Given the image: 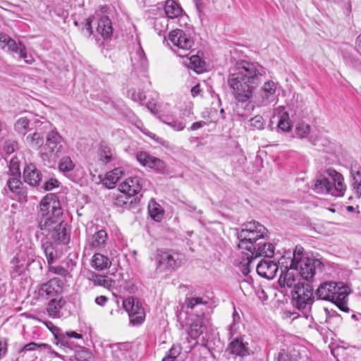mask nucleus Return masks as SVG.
<instances>
[{
    "instance_id": "c756f323",
    "label": "nucleus",
    "mask_w": 361,
    "mask_h": 361,
    "mask_svg": "<svg viewBox=\"0 0 361 361\" xmlns=\"http://www.w3.org/2000/svg\"><path fill=\"white\" fill-rule=\"evenodd\" d=\"M350 187L354 195L357 198L361 197V173L360 171H350Z\"/></svg>"
},
{
    "instance_id": "774afa93",
    "label": "nucleus",
    "mask_w": 361,
    "mask_h": 361,
    "mask_svg": "<svg viewBox=\"0 0 361 361\" xmlns=\"http://www.w3.org/2000/svg\"><path fill=\"white\" fill-rule=\"evenodd\" d=\"M146 107L153 114H155L157 111V105L154 102H148L146 104Z\"/></svg>"
},
{
    "instance_id": "4468645a",
    "label": "nucleus",
    "mask_w": 361,
    "mask_h": 361,
    "mask_svg": "<svg viewBox=\"0 0 361 361\" xmlns=\"http://www.w3.org/2000/svg\"><path fill=\"white\" fill-rule=\"evenodd\" d=\"M49 228L40 229L44 231L43 234L49 235L52 240L58 243L65 244L68 241V230L65 225L59 222V220L52 224Z\"/></svg>"
},
{
    "instance_id": "338daca9",
    "label": "nucleus",
    "mask_w": 361,
    "mask_h": 361,
    "mask_svg": "<svg viewBox=\"0 0 361 361\" xmlns=\"http://www.w3.org/2000/svg\"><path fill=\"white\" fill-rule=\"evenodd\" d=\"M116 346L118 350L126 351L130 348V345L129 343L125 342V343H118L116 344Z\"/></svg>"
},
{
    "instance_id": "b1692460",
    "label": "nucleus",
    "mask_w": 361,
    "mask_h": 361,
    "mask_svg": "<svg viewBox=\"0 0 361 361\" xmlns=\"http://www.w3.org/2000/svg\"><path fill=\"white\" fill-rule=\"evenodd\" d=\"M60 283L61 281L59 279L54 278L40 286L39 289V294L42 297L54 296L58 292V290H55L54 287L57 286L59 288H60Z\"/></svg>"
},
{
    "instance_id": "bb28decb",
    "label": "nucleus",
    "mask_w": 361,
    "mask_h": 361,
    "mask_svg": "<svg viewBox=\"0 0 361 361\" xmlns=\"http://www.w3.org/2000/svg\"><path fill=\"white\" fill-rule=\"evenodd\" d=\"M297 281L298 278L295 277L292 272L288 271L281 275L279 283L281 286H287L288 288H293V290H295L298 286H300L302 284L300 281Z\"/></svg>"
},
{
    "instance_id": "c9c22d12",
    "label": "nucleus",
    "mask_w": 361,
    "mask_h": 361,
    "mask_svg": "<svg viewBox=\"0 0 361 361\" xmlns=\"http://www.w3.org/2000/svg\"><path fill=\"white\" fill-rule=\"evenodd\" d=\"M61 308V300H56L55 299L51 300L47 307V310L49 317L53 318H59L62 316L60 312Z\"/></svg>"
},
{
    "instance_id": "f03ea898",
    "label": "nucleus",
    "mask_w": 361,
    "mask_h": 361,
    "mask_svg": "<svg viewBox=\"0 0 361 361\" xmlns=\"http://www.w3.org/2000/svg\"><path fill=\"white\" fill-rule=\"evenodd\" d=\"M350 293V288L343 283L330 281L321 284L316 294L319 299L330 301L342 311L348 312V297Z\"/></svg>"
},
{
    "instance_id": "4c0bfd02",
    "label": "nucleus",
    "mask_w": 361,
    "mask_h": 361,
    "mask_svg": "<svg viewBox=\"0 0 361 361\" xmlns=\"http://www.w3.org/2000/svg\"><path fill=\"white\" fill-rule=\"evenodd\" d=\"M256 257L264 256L266 257H272L274 254V246L271 243H264L262 246L256 248Z\"/></svg>"
},
{
    "instance_id": "e2e57ef3",
    "label": "nucleus",
    "mask_w": 361,
    "mask_h": 361,
    "mask_svg": "<svg viewBox=\"0 0 361 361\" xmlns=\"http://www.w3.org/2000/svg\"><path fill=\"white\" fill-rule=\"evenodd\" d=\"M125 176L126 171L123 168H114V179H116V181H114V185H116V183L118 182V180ZM115 187L116 185H114V188Z\"/></svg>"
},
{
    "instance_id": "ea45409f",
    "label": "nucleus",
    "mask_w": 361,
    "mask_h": 361,
    "mask_svg": "<svg viewBox=\"0 0 361 361\" xmlns=\"http://www.w3.org/2000/svg\"><path fill=\"white\" fill-rule=\"evenodd\" d=\"M233 322L228 326V331L230 337H233L238 333V325L240 322V317L239 314L234 310L233 315Z\"/></svg>"
},
{
    "instance_id": "69168bd1",
    "label": "nucleus",
    "mask_w": 361,
    "mask_h": 361,
    "mask_svg": "<svg viewBox=\"0 0 361 361\" xmlns=\"http://www.w3.org/2000/svg\"><path fill=\"white\" fill-rule=\"evenodd\" d=\"M109 298L104 295H100L95 298V303L99 306H104L108 301Z\"/></svg>"
},
{
    "instance_id": "c85d7f7f",
    "label": "nucleus",
    "mask_w": 361,
    "mask_h": 361,
    "mask_svg": "<svg viewBox=\"0 0 361 361\" xmlns=\"http://www.w3.org/2000/svg\"><path fill=\"white\" fill-rule=\"evenodd\" d=\"M276 113L279 118L278 128L283 131L288 132L290 130V124L289 122V115L285 110L284 106H279L276 109Z\"/></svg>"
},
{
    "instance_id": "9b49d317",
    "label": "nucleus",
    "mask_w": 361,
    "mask_h": 361,
    "mask_svg": "<svg viewBox=\"0 0 361 361\" xmlns=\"http://www.w3.org/2000/svg\"><path fill=\"white\" fill-rule=\"evenodd\" d=\"M292 296L294 305L298 309H305L307 305L312 304L313 301L312 288L303 283L298 286L295 290L292 291Z\"/></svg>"
},
{
    "instance_id": "0eeeda50",
    "label": "nucleus",
    "mask_w": 361,
    "mask_h": 361,
    "mask_svg": "<svg viewBox=\"0 0 361 361\" xmlns=\"http://www.w3.org/2000/svg\"><path fill=\"white\" fill-rule=\"evenodd\" d=\"M169 40L174 47L173 51L179 57H187L190 53L193 46L192 37L183 30L176 29L169 34Z\"/></svg>"
},
{
    "instance_id": "ddd939ff",
    "label": "nucleus",
    "mask_w": 361,
    "mask_h": 361,
    "mask_svg": "<svg viewBox=\"0 0 361 361\" xmlns=\"http://www.w3.org/2000/svg\"><path fill=\"white\" fill-rule=\"evenodd\" d=\"M137 161L143 166L149 167L159 173H164L166 165L164 161L151 156L146 152H140L136 154Z\"/></svg>"
},
{
    "instance_id": "6ab92c4d",
    "label": "nucleus",
    "mask_w": 361,
    "mask_h": 361,
    "mask_svg": "<svg viewBox=\"0 0 361 361\" xmlns=\"http://www.w3.org/2000/svg\"><path fill=\"white\" fill-rule=\"evenodd\" d=\"M130 59L133 67L136 70L140 71L142 77L145 78L146 80H148L146 74L148 62L144 51L140 46H138L136 51L132 54Z\"/></svg>"
},
{
    "instance_id": "0e129e2a",
    "label": "nucleus",
    "mask_w": 361,
    "mask_h": 361,
    "mask_svg": "<svg viewBox=\"0 0 361 361\" xmlns=\"http://www.w3.org/2000/svg\"><path fill=\"white\" fill-rule=\"evenodd\" d=\"M255 259V257L254 258L252 256L251 257L250 259H249V257H247V262H246V264L243 267V269H242V272L244 275H247L250 272V265L251 264V263L253 262V260Z\"/></svg>"
},
{
    "instance_id": "603ef678",
    "label": "nucleus",
    "mask_w": 361,
    "mask_h": 361,
    "mask_svg": "<svg viewBox=\"0 0 361 361\" xmlns=\"http://www.w3.org/2000/svg\"><path fill=\"white\" fill-rule=\"evenodd\" d=\"M17 148L18 143L16 141L11 140H6L4 141L3 149L6 154H10L13 153Z\"/></svg>"
},
{
    "instance_id": "1a4fd4ad",
    "label": "nucleus",
    "mask_w": 361,
    "mask_h": 361,
    "mask_svg": "<svg viewBox=\"0 0 361 361\" xmlns=\"http://www.w3.org/2000/svg\"><path fill=\"white\" fill-rule=\"evenodd\" d=\"M0 47L3 49L7 47L9 51L18 54L20 57L28 64L34 62L32 56L27 54L25 47L20 42L17 43L6 34L0 33Z\"/></svg>"
},
{
    "instance_id": "dca6fc26",
    "label": "nucleus",
    "mask_w": 361,
    "mask_h": 361,
    "mask_svg": "<svg viewBox=\"0 0 361 361\" xmlns=\"http://www.w3.org/2000/svg\"><path fill=\"white\" fill-rule=\"evenodd\" d=\"M327 175L334 180V185L331 183V195L335 197H342L346 190V185L344 183L343 176L336 170L329 169L326 171Z\"/></svg>"
},
{
    "instance_id": "2eb2a0df",
    "label": "nucleus",
    "mask_w": 361,
    "mask_h": 361,
    "mask_svg": "<svg viewBox=\"0 0 361 361\" xmlns=\"http://www.w3.org/2000/svg\"><path fill=\"white\" fill-rule=\"evenodd\" d=\"M319 264L320 262L318 259L307 258L297 263V267H290V269L298 270L300 276L309 281L314 276L316 267Z\"/></svg>"
},
{
    "instance_id": "a18cd8bd",
    "label": "nucleus",
    "mask_w": 361,
    "mask_h": 361,
    "mask_svg": "<svg viewBox=\"0 0 361 361\" xmlns=\"http://www.w3.org/2000/svg\"><path fill=\"white\" fill-rule=\"evenodd\" d=\"M29 119L26 117L18 118L15 124V130L19 133L25 135L29 126Z\"/></svg>"
},
{
    "instance_id": "9d476101",
    "label": "nucleus",
    "mask_w": 361,
    "mask_h": 361,
    "mask_svg": "<svg viewBox=\"0 0 361 361\" xmlns=\"http://www.w3.org/2000/svg\"><path fill=\"white\" fill-rule=\"evenodd\" d=\"M144 180L137 176L128 177L118 184V190L121 193L128 194L133 197H142L140 194Z\"/></svg>"
},
{
    "instance_id": "09e8293b",
    "label": "nucleus",
    "mask_w": 361,
    "mask_h": 361,
    "mask_svg": "<svg viewBox=\"0 0 361 361\" xmlns=\"http://www.w3.org/2000/svg\"><path fill=\"white\" fill-rule=\"evenodd\" d=\"M95 284L102 286L110 290L112 286V281L106 276L96 275L93 279Z\"/></svg>"
},
{
    "instance_id": "f257e3e1",
    "label": "nucleus",
    "mask_w": 361,
    "mask_h": 361,
    "mask_svg": "<svg viewBox=\"0 0 361 361\" xmlns=\"http://www.w3.org/2000/svg\"><path fill=\"white\" fill-rule=\"evenodd\" d=\"M265 75L266 68L259 63L238 60L230 69L227 80L234 99L238 103L249 102Z\"/></svg>"
},
{
    "instance_id": "e433bc0d",
    "label": "nucleus",
    "mask_w": 361,
    "mask_h": 361,
    "mask_svg": "<svg viewBox=\"0 0 361 361\" xmlns=\"http://www.w3.org/2000/svg\"><path fill=\"white\" fill-rule=\"evenodd\" d=\"M32 262H33L32 258H29L27 260H24V262H22L20 259V256H16L11 260V264L13 265V269L16 272L21 273L27 266L31 264Z\"/></svg>"
},
{
    "instance_id": "a211bd4d",
    "label": "nucleus",
    "mask_w": 361,
    "mask_h": 361,
    "mask_svg": "<svg viewBox=\"0 0 361 361\" xmlns=\"http://www.w3.org/2000/svg\"><path fill=\"white\" fill-rule=\"evenodd\" d=\"M23 178L25 183L30 186L37 187L42 181V175L35 164H28L24 167Z\"/></svg>"
},
{
    "instance_id": "c03bdc74",
    "label": "nucleus",
    "mask_w": 361,
    "mask_h": 361,
    "mask_svg": "<svg viewBox=\"0 0 361 361\" xmlns=\"http://www.w3.org/2000/svg\"><path fill=\"white\" fill-rule=\"evenodd\" d=\"M311 127L305 123H300L295 128L296 136L299 138H304L310 133Z\"/></svg>"
},
{
    "instance_id": "de8ad7c7",
    "label": "nucleus",
    "mask_w": 361,
    "mask_h": 361,
    "mask_svg": "<svg viewBox=\"0 0 361 361\" xmlns=\"http://www.w3.org/2000/svg\"><path fill=\"white\" fill-rule=\"evenodd\" d=\"M11 177L19 176L20 175V161L15 157L12 158L8 165Z\"/></svg>"
},
{
    "instance_id": "49530a36",
    "label": "nucleus",
    "mask_w": 361,
    "mask_h": 361,
    "mask_svg": "<svg viewBox=\"0 0 361 361\" xmlns=\"http://www.w3.org/2000/svg\"><path fill=\"white\" fill-rule=\"evenodd\" d=\"M106 233L104 231L101 230L97 232L93 236H92V247H98L102 244H104L106 241Z\"/></svg>"
},
{
    "instance_id": "a878e982",
    "label": "nucleus",
    "mask_w": 361,
    "mask_h": 361,
    "mask_svg": "<svg viewBox=\"0 0 361 361\" xmlns=\"http://www.w3.org/2000/svg\"><path fill=\"white\" fill-rule=\"evenodd\" d=\"M164 13L167 19H173L180 16L183 10L180 5L175 1L167 0L165 2Z\"/></svg>"
},
{
    "instance_id": "f704fd0d",
    "label": "nucleus",
    "mask_w": 361,
    "mask_h": 361,
    "mask_svg": "<svg viewBox=\"0 0 361 361\" xmlns=\"http://www.w3.org/2000/svg\"><path fill=\"white\" fill-rule=\"evenodd\" d=\"M42 248L47 257V263L51 265L58 258V254L51 243L46 241L42 243Z\"/></svg>"
},
{
    "instance_id": "f3484780",
    "label": "nucleus",
    "mask_w": 361,
    "mask_h": 361,
    "mask_svg": "<svg viewBox=\"0 0 361 361\" xmlns=\"http://www.w3.org/2000/svg\"><path fill=\"white\" fill-rule=\"evenodd\" d=\"M278 82L272 80L264 82L259 91L262 104L267 105L273 102L276 98Z\"/></svg>"
},
{
    "instance_id": "7ed1b4c3",
    "label": "nucleus",
    "mask_w": 361,
    "mask_h": 361,
    "mask_svg": "<svg viewBox=\"0 0 361 361\" xmlns=\"http://www.w3.org/2000/svg\"><path fill=\"white\" fill-rule=\"evenodd\" d=\"M63 214L61 203L54 194L47 195L39 203L40 228H49V226L56 223Z\"/></svg>"
},
{
    "instance_id": "423d86ee",
    "label": "nucleus",
    "mask_w": 361,
    "mask_h": 361,
    "mask_svg": "<svg viewBox=\"0 0 361 361\" xmlns=\"http://www.w3.org/2000/svg\"><path fill=\"white\" fill-rule=\"evenodd\" d=\"M65 141L56 128L49 131L46 135L45 147L40 151V157L44 161L55 159L64 148Z\"/></svg>"
},
{
    "instance_id": "864d4df0",
    "label": "nucleus",
    "mask_w": 361,
    "mask_h": 361,
    "mask_svg": "<svg viewBox=\"0 0 361 361\" xmlns=\"http://www.w3.org/2000/svg\"><path fill=\"white\" fill-rule=\"evenodd\" d=\"M303 259H307V257H302V248L296 247L293 252V258L290 264V267H297V263H299V262Z\"/></svg>"
},
{
    "instance_id": "37998d69",
    "label": "nucleus",
    "mask_w": 361,
    "mask_h": 361,
    "mask_svg": "<svg viewBox=\"0 0 361 361\" xmlns=\"http://www.w3.org/2000/svg\"><path fill=\"white\" fill-rule=\"evenodd\" d=\"M74 164L69 157H63L59 163V169L61 171L68 172L73 169Z\"/></svg>"
},
{
    "instance_id": "cd10ccee",
    "label": "nucleus",
    "mask_w": 361,
    "mask_h": 361,
    "mask_svg": "<svg viewBox=\"0 0 361 361\" xmlns=\"http://www.w3.org/2000/svg\"><path fill=\"white\" fill-rule=\"evenodd\" d=\"M149 23L153 26L154 30L159 35H161L165 33L168 30V19L163 14L151 18L149 20Z\"/></svg>"
},
{
    "instance_id": "20e7f679",
    "label": "nucleus",
    "mask_w": 361,
    "mask_h": 361,
    "mask_svg": "<svg viewBox=\"0 0 361 361\" xmlns=\"http://www.w3.org/2000/svg\"><path fill=\"white\" fill-rule=\"evenodd\" d=\"M267 232V228L255 221L244 224L240 231L238 233V247L249 251L256 250L255 243L257 240L264 238Z\"/></svg>"
},
{
    "instance_id": "4be33fe9",
    "label": "nucleus",
    "mask_w": 361,
    "mask_h": 361,
    "mask_svg": "<svg viewBox=\"0 0 361 361\" xmlns=\"http://www.w3.org/2000/svg\"><path fill=\"white\" fill-rule=\"evenodd\" d=\"M206 329L204 324L203 315H195L191 319L190 324L188 336L193 340L197 339L202 335Z\"/></svg>"
},
{
    "instance_id": "3c124183",
    "label": "nucleus",
    "mask_w": 361,
    "mask_h": 361,
    "mask_svg": "<svg viewBox=\"0 0 361 361\" xmlns=\"http://www.w3.org/2000/svg\"><path fill=\"white\" fill-rule=\"evenodd\" d=\"M24 350L26 351H32L37 349H47V350H51V345L46 344V343H37L35 342H31L27 344H26L24 348Z\"/></svg>"
},
{
    "instance_id": "393cba45",
    "label": "nucleus",
    "mask_w": 361,
    "mask_h": 361,
    "mask_svg": "<svg viewBox=\"0 0 361 361\" xmlns=\"http://www.w3.org/2000/svg\"><path fill=\"white\" fill-rule=\"evenodd\" d=\"M139 201L140 197H133L128 194L121 193L114 199V205L129 209L133 205L137 204Z\"/></svg>"
},
{
    "instance_id": "473e14b6",
    "label": "nucleus",
    "mask_w": 361,
    "mask_h": 361,
    "mask_svg": "<svg viewBox=\"0 0 361 361\" xmlns=\"http://www.w3.org/2000/svg\"><path fill=\"white\" fill-rule=\"evenodd\" d=\"M331 182L326 177L317 179L314 184V190L318 193H327L331 195Z\"/></svg>"
},
{
    "instance_id": "680f3d73",
    "label": "nucleus",
    "mask_w": 361,
    "mask_h": 361,
    "mask_svg": "<svg viewBox=\"0 0 361 361\" xmlns=\"http://www.w3.org/2000/svg\"><path fill=\"white\" fill-rule=\"evenodd\" d=\"M59 183L56 179L51 178L46 181L43 185V189L46 191L51 190L54 188L59 187Z\"/></svg>"
},
{
    "instance_id": "bf43d9fd",
    "label": "nucleus",
    "mask_w": 361,
    "mask_h": 361,
    "mask_svg": "<svg viewBox=\"0 0 361 361\" xmlns=\"http://www.w3.org/2000/svg\"><path fill=\"white\" fill-rule=\"evenodd\" d=\"M190 63L194 68H202L204 64V61L197 55H192L190 57Z\"/></svg>"
},
{
    "instance_id": "8fccbe9b",
    "label": "nucleus",
    "mask_w": 361,
    "mask_h": 361,
    "mask_svg": "<svg viewBox=\"0 0 361 361\" xmlns=\"http://www.w3.org/2000/svg\"><path fill=\"white\" fill-rule=\"evenodd\" d=\"M206 304L207 302L204 301L200 297L190 298L185 300V305L187 307L192 310L199 305H205Z\"/></svg>"
},
{
    "instance_id": "aec40b11",
    "label": "nucleus",
    "mask_w": 361,
    "mask_h": 361,
    "mask_svg": "<svg viewBox=\"0 0 361 361\" xmlns=\"http://www.w3.org/2000/svg\"><path fill=\"white\" fill-rule=\"evenodd\" d=\"M256 271L259 276L267 279H272L278 271V265L273 261L262 260L257 264Z\"/></svg>"
},
{
    "instance_id": "412c9836",
    "label": "nucleus",
    "mask_w": 361,
    "mask_h": 361,
    "mask_svg": "<svg viewBox=\"0 0 361 361\" xmlns=\"http://www.w3.org/2000/svg\"><path fill=\"white\" fill-rule=\"evenodd\" d=\"M7 186L15 194L20 201H26L27 190L18 176L10 177L7 180Z\"/></svg>"
},
{
    "instance_id": "7c9ffc66",
    "label": "nucleus",
    "mask_w": 361,
    "mask_h": 361,
    "mask_svg": "<svg viewBox=\"0 0 361 361\" xmlns=\"http://www.w3.org/2000/svg\"><path fill=\"white\" fill-rule=\"evenodd\" d=\"M148 212L151 218L155 221L159 222L162 220L164 214V209L154 200H150L148 203Z\"/></svg>"
},
{
    "instance_id": "39448f33",
    "label": "nucleus",
    "mask_w": 361,
    "mask_h": 361,
    "mask_svg": "<svg viewBox=\"0 0 361 361\" xmlns=\"http://www.w3.org/2000/svg\"><path fill=\"white\" fill-rule=\"evenodd\" d=\"M185 261L183 253L173 250H159L156 255V270L159 272L174 271Z\"/></svg>"
},
{
    "instance_id": "5701e85b",
    "label": "nucleus",
    "mask_w": 361,
    "mask_h": 361,
    "mask_svg": "<svg viewBox=\"0 0 361 361\" xmlns=\"http://www.w3.org/2000/svg\"><path fill=\"white\" fill-rule=\"evenodd\" d=\"M247 343L243 342V337H237L231 341L228 346L230 353L240 357L249 355Z\"/></svg>"
},
{
    "instance_id": "2f4dec72",
    "label": "nucleus",
    "mask_w": 361,
    "mask_h": 361,
    "mask_svg": "<svg viewBox=\"0 0 361 361\" xmlns=\"http://www.w3.org/2000/svg\"><path fill=\"white\" fill-rule=\"evenodd\" d=\"M97 155L99 162L106 164L111 161L112 157L111 149L105 142H102L99 145Z\"/></svg>"
},
{
    "instance_id": "6e6d98bb",
    "label": "nucleus",
    "mask_w": 361,
    "mask_h": 361,
    "mask_svg": "<svg viewBox=\"0 0 361 361\" xmlns=\"http://www.w3.org/2000/svg\"><path fill=\"white\" fill-rule=\"evenodd\" d=\"M103 186L108 189L113 188V171L107 172L102 180Z\"/></svg>"
},
{
    "instance_id": "13d9d810",
    "label": "nucleus",
    "mask_w": 361,
    "mask_h": 361,
    "mask_svg": "<svg viewBox=\"0 0 361 361\" xmlns=\"http://www.w3.org/2000/svg\"><path fill=\"white\" fill-rule=\"evenodd\" d=\"M49 271L62 276H66L69 274L68 270L61 266H50L49 268Z\"/></svg>"
},
{
    "instance_id": "052dcab7",
    "label": "nucleus",
    "mask_w": 361,
    "mask_h": 361,
    "mask_svg": "<svg viewBox=\"0 0 361 361\" xmlns=\"http://www.w3.org/2000/svg\"><path fill=\"white\" fill-rule=\"evenodd\" d=\"M166 125L171 126L177 131L183 130L185 127V123L182 121H173L172 122L163 121Z\"/></svg>"
},
{
    "instance_id": "79ce46f5",
    "label": "nucleus",
    "mask_w": 361,
    "mask_h": 361,
    "mask_svg": "<svg viewBox=\"0 0 361 361\" xmlns=\"http://www.w3.org/2000/svg\"><path fill=\"white\" fill-rule=\"evenodd\" d=\"M128 94L132 100L136 102H142L146 99L145 92L140 89L132 88L129 90Z\"/></svg>"
},
{
    "instance_id": "6e6552de",
    "label": "nucleus",
    "mask_w": 361,
    "mask_h": 361,
    "mask_svg": "<svg viewBox=\"0 0 361 361\" xmlns=\"http://www.w3.org/2000/svg\"><path fill=\"white\" fill-rule=\"evenodd\" d=\"M121 300L123 308L128 314L130 324L133 326L142 324L145 313L140 302L132 297Z\"/></svg>"
},
{
    "instance_id": "72a5a7b5",
    "label": "nucleus",
    "mask_w": 361,
    "mask_h": 361,
    "mask_svg": "<svg viewBox=\"0 0 361 361\" xmlns=\"http://www.w3.org/2000/svg\"><path fill=\"white\" fill-rule=\"evenodd\" d=\"M111 265V262L107 257L101 254L94 255L92 259V267L97 270H103Z\"/></svg>"
},
{
    "instance_id": "5fc2aeb1",
    "label": "nucleus",
    "mask_w": 361,
    "mask_h": 361,
    "mask_svg": "<svg viewBox=\"0 0 361 361\" xmlns=\"http://www.w3.org/2000/svg\"><path fill=\"white\" fill-rule=\"evenodd\" d=\"M250 123L255 129L262 130L264 128V119L262 116L257 115L250 120Z\"/></svg>"
},
{
    "instance_id": "a19ab883",
    "label": "nucleus",
    "mask_w": 361,
    "mask_h": 361,
    "mask_svg": "<svg viewBox=\"0 0 361 361\" xmlns=\"http://www.w3.org/2000/svg\"><path fill=\"white\" fill-rule=\"evenodd\" d=\"M26 140L32 147H39L44 142L43 137L37 132L27 135Z\"/></svg>"
},
{
    "instance_id": "58836bf2",
    "label": "nucleus",
    "mask_w": 361,
    "mask_h": 361,
    "mask_svg": "<svg viewBox=\"0 0 361 361\" xmlns=\"http://www.w3.org/2000/svg\"><path fill=\"white\" fill-rule=\"evenodd\" d=\"M45 326L53 333L57 343H61L62 345L66 344L64 334H60V330L58 327L55 326L51 322H44Z\"/></svg>"
},
{
    "instance_id": "f8f14e48",
    "label": "nucleus",
    "mask_w": 361,
    "mask_h": 361,
    "mask_svg": "<svg viewBox=\"0 0 361 361\" xmlns=\"http://www.w3.org/2000/svg\"><path fill=\"white\" fill-rule=\"evenodd\" d=\"M111 9L107 6H100L98 8V16H99L97 24V32L104 38H109L113 33L112 23L110 18L106 14H109Z\"/></svg>"
},
{
    "instance_id": "4d7b16f0",
    "label": "nucleus",
    "mask_w": 361,
    "mask_h": 361,
    "mask_svg": "<svg viewBox=\"0 0 361 361\" xmlns=\"http://www.w3.org/2000/svg\"><path fill=\"white\" fill-rule=\"evenodd\" d=\"M276 361H296V359L285 350H282L279 353Z\"/></svg>"
}]
</instances>
